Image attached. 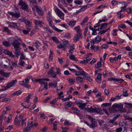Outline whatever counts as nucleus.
<instances>
[{"label":"nucleus","instance_id":"1","mask_svg":"<svg viewBox=\"0 0 132 132\" xmlns=\"http://www.w3.org/2000/svg\"><path fill=\"white\" fill-rule=\"evenodd\" d=\"M22 42V40L20 38L17 36L13 38V41L12 43V45L15 49L14 55L12 52L8 50H5L4 53L5 54L9 55L12 57H14L15 56L16 57H18L20 55V45L21 44V43Z\"/></svg>","mask_w":132,"mask_h":132},{"label":"nucleus","instance_id":"2","mask_svg":"<svg viewBox=\"0 0 132 132\" xmlns=\"http://www.w3.org/2000/svg\"><path fill=\"white\" fill-rule=\"evenodd\" d=\"M10 65V62L9 59L3 58L0 60V65L3 68H7Z\"/></svg>","mask_w":132,"mask_h":132},{"label":"nucleus","instance_id":"3","mask_svg":"<svg viewBox=\"0 0 132 132\" xmlns=\"http://www.w3.org/2000/svg\"><path fill=\"white\" fill-rule=\"evenodd\" d=\"M87 109L88 111L90 113L95 112L100 115L103 114L102 111L101 109L96 107L93 108L91 106L90 108H88Z\"/></svg>","mask_w":132,"mask_h":132},{"label":"nucleus","instance_id":"4","mask_svg":"<svg viewBox=\"0 0 132 132\" xmlns=\"http://www.w3.org/2000/svg\"><path fill=\"white\" fill-rule=\"evenodd\" d=\"M36 82L39 81V83L41 85V86L43 87L46 90L47 89V82H45L44 81H43L42 79H37L36 80Z\"/></svg>","mask_w":132,"mask_h":132},{"label":"nucleus","instance_id":"5","mask_svg":"<svg viewBox=\"0 0 132 132\" xmlns=\"http://www.w3.org/2000/svg\"><path fill=\"white\" fill-rule=\"evenodd\" d=\"M19 5L21 6V9L25 10L27 11H28V5L25 2H23L22 0H20L19 1Z\"/></svg>","mask_w":132,"mask_h":132},{"label":"nucleus","instance_id":"6","mask_svg":"<svg viewBox=\"0 0 132 132\" xmlns=\"http://www.w3.org/2000/svg\"><path fill=\"white\" fill-rule=\"evenodd\" d=\"M17 82L16 79L13 80L7 84L6 86L5 87V90H6L7 89L9 88L14 86L16 84Z\"/></svg>","mask_w":132,"mask_h":132},{"label":"nucleus","instance_id":"7","mask_svg":"<svg viewBox=\"0 0 132 132\" xmlns=\"http://www.w3.org/2000/svg\"><path fill=\"white\" fill-rule=\"evenodd\" d=\"M55 11L56 12V14H57L58 16L59 17L60 19H62L63 20H64V17L62 18L61 17L64 16V14L63 13L62 11L59 10L58 8H57L55 9Z\"/></svg>","mask_w":132,"mask_h":132},{"label":"nucleus","instance_id":"8","mask_svg":"<svg viewBox=\"0 0 132 132\" xmlns=\"http://www.w3.org/2000/svg\"><path fill=\"white\" fill-rule=\"evenodd\" d=\"M54 68L53 67H52L50 71L48 72V75L50 76L53 78H56V74L54 71Z\"/></svg>","mask_w":132,"mask_h":132},{"label":"nucleus","instance_id":"9","mask_svg":"<svg viewBox=\"0 0 132 132\" xmlns=\"http://www.w3.org/2000/svg\"><path fill=\"white\" fill-rule=\"evenodd\" d=\"M8 13L13 17L18 18L20 16V13L18 11L13 12H9Z\"/></svg>","mask_w":132,"mask_h":132},{"label":"nucleus","instance_id":"10","mask_svg":"<svg viewBox=\"0 0 132 132\" xmlns=\"http://www.w3.org/2000/svg\"><path fill=\"white\" fill-rule=\"evenodd\" d=\"M35 8L36 11L37 12L39 15H43L44 12L42 10V9L41 7H39L37 6H36Z\"/></svg>","mask_w":132,"mask_h":132},{"label":"nucleus","instance_id":"11","mask_svg":"<svg viewBox=\"0 0 132 132\" xmlns=\"http://www.w3.org/2000/svg\"><path fill=\"white\" fill-rule=\"evenodd\" d=\"M47 21L49 23V26L50 27H52L53 26H52L53 22L52 21V16H50V15H47Z\"/></svg>","mask_w":132,"mask_h":132},{"label":"nucleus","instance_id":"12","mask_svg":"<svg viewBox=\"0 0 132 132\" xmlns=\"http://www.w3.org/2000/svg\"><path fill=\"white\" fill-rule=\"evenodd\" d=\"M31 77L32 76H29L26 77L25 79L23 80L22 81L20 82V84H23L24 83H28L29 82V80Z\"/></svg>","mask_w":132,"mask_h":132},{"label":"nucleus","instance_id":"13","mask_svg":"<svg viewBox=\"0 0 132 132\" xmlns=\"http://www.w3.org/2000/svg\"><path fill=\"white\" fill-rule=\"evenodd\" d=\"M91 122L92 124L89 126V127L92 128L94 129L97 126V122L95 120V119L91 121Z\"/></svg>","mask_w":132,"mask_h":132},{"label":"nucleus","instance_id":"14","mask_svg":"<svg viewBox=\"0 0 132 132\" xmlns=\"http://www.w3.org/2000/svg\"><path fill=\"white\" fill-rule=\"evenodd\" d=\"M81 35L80 33H78L77 34L75 35L73 38L74 41L76 43L78 40L81 36Z\"/></svg>","mask_w":132,"mask_h":132},{"label":"nucleus","instance_id":"15","mask_svg":"<svg viewBox=\"0 0 132 132\" xmlns=\"http://www.w3.org/2000/svg\"><path fill=\"white\" fill-rule=\"evenodd\" d=\"M57 82L54 81L53 83L50 82L49 83L48 86L50 87L55 88L57 87Z\"/></svg>","mask_w":132,"mask_h":132},{"label":"nucleus","instance_id":"16","mask_svg":"<svg viewBox=\"0 0 132 132\" xmlns=\"http://www.w3.org/2000/svg\"><path fill=\"white\" fill-rule=\"evenodd\" d=\"M63 45L64 47H68L69 46V45L68 41L65 39H63L62 40Z\"/></svg>","mask_w":132,"mask_h":132},{"label":"nucleus","instance_id":"17","mask_svg":"<svg viewBox=\"0 0 132 132\" xmlns=\"http://www.w3.org/2000/svg\"><path fill=\"white\" fill-rule=\"evenodd\" d=\"M34 22L36 25H38L40 27H42V24L44 23L42 21H40L38 20H35Z\"/></svg>","mask_w":132,"mask_h":132},{"label":"nucleus","instance_id":"18","mask_svg":"<svg viewBox=\"0 0 132 132\" xmlns=\"http://www.w3.org/2000/svg\"><path fill=\"white\" fill-rule=\"evenodd\" d=\"M83 76L85 77V79L90 82L92 81V79L90 77L87 73L85 72Z\"/></svg>","mask_w":132,"mask_h":132},{"label":"nucleus","instance_id":"19","mask_svg":"<svg viewBox=\"0 0 132 132\" xmlns=\"http://www.w3.org/2000/svg\"><path fill=\"white\" fill-rule=\"evenodd\" d=\"M9 23H10L9 27L12 28H16V25L17 24V23H15L14 22H12L10 23L9 22Z\"/></svg>","mask_w":132,"mask_h":132},{"label":"nucleus","instance_id":"20","mask_svg":"<svg viewBox=\"0 0 132 132\" xmlns=\"http://www.w3.org/2000/svg\"><path fill=\"white\" fill-rule=\"evenodd\" d=\"M109 110L110 112L111 113L113 112L115 113L117 111L116 108L114 107L113 106V105L111 107H110L109 108Z\"/></svg>","mask_w":132,"mask_h":132},{"label":"nucleus","instance_id":"21","mask_svg":"<svg viewBox=\"0 0 132 132\" xmlns=\"http://www.w3.org/2000/svg\"><path fill=\"white\" fill-rule=\"evenodd\" d=\"M26 118H23L21 121V125L22 126H26Z\"/></svg>","mask_w":132,"mask_h":132},{"label":"nucleus","instance_id":"22","mask_svg":"<svg viewBox=\"0 0 132 132\" xmlns=\"http://www.w3.org/2000/svg\"><path fill=\"white\" fill-rule=\"evenodd\" d=\"M76 73L75 75L77 76H79L80 75H82L83 76L85 72L83 70H82L81 71H76Z\"/></svg>","mask_w":132,"mask_h":132},{"label":"nucleus","instance_id":"23","mask_svg":"<svg viewBox=\"0 0 132 132\" xmlns=\"http://www.w3.org/2000/svg\"><path fill=\"white\" fill-rule=\"evenodd\" d=\"M2 44L3 45L6 47L9 46L11 45L9 42L6 40L3 42L2 43Z\"/></svg>","mask_w":132,"mask_h":132},{"label":"nucleus","instance_id":"24","mask_svg":"<svg viewBox=\"0 0 132 132\" xmlns=\"http://www.w3.org/2000/svg\"><path fill=\"white\" fill-rule=\"evenodd\" d=\"M67 80L69 81L70 85L73 84L76 81V80L75 79L72 78H68Z\"/></svg>","mask_w":132,"mask_h":132},{"label":"nucleus","instance_id":"25","mask_svg":"<svg viewBox=\"0 0 132 132\" xmlns=\"http://www.w3.org/2000/svg\"><path fill=\"white\" fill-rule=\"evenodd\" d=\"M20 60H28V59L27 58H26V57L24 54L22 53L20 54Z\"/></svg>","mask_w":132,"mask_h":132},{"label":"nucleus","instance_id":"26","mask_svg":"<svg viewBox=\"0 0 132 132\" xmlns=\"http://www.w3.org/2000/svg\"><path fill=\"white\" fill-rule=\"evenodd\" d=\"M74 45L71 44L70 48V50L69 51V52L70 53L72 54L74 50Z\"/></svg>","mask_w":132,"mask_h":132},{"label":"nucleus","instance_id":"27","mask_svg":"<svg viewBox=\"0 0 132 132\" xmlns=\"http://www.w3.org/2000/svg\"><path fill=\"white\" fill-rule=\"evenodd\" d=\"M32 95H32L28 94V96L25 99V101L24 102V104L25 103H26V102H27V103H29V102L28 101L30 98L31 96Z\"/></svg>","mask_w":132,"mask_h":132},{"label":"nucleus","instance_id":"28","mask_svg":"<svg viewBox=\"0 0 132 132\" xmlns=\"http://www.w3.org/2000/svg\"><path fill=\"white\" fill-rule=\"evenodd\" d=\"M76 79L77 81L78 82H80L82 83L83 82V78L81 77H78L76 78Z\"/></svg>","mask_w":132,"mask_h":132},{"label":"nucleus","instance_id":"29","mask_svg":"<svg viewBox=\"0 0 132 132\" xmlns=\"http://www.w3.org/2000/svg\"><path fill=\"white\" fill-rule=\"evenodd\" d=\"M115 121L113 118V119L110 120L109 122L110 123H113L114 125L117 126L118 125V122L117 121L114 122Z\"/></svg>","mask_w":132,"mask_h":132},{"label":"nucleus","instance_id":"30","mask_svg":"<svg viewBox=\"0 0 132 132\" xmlns=\"http://www.w3.org/2000/svg\"><path fill=\"white\" fill-rule=\"evenodd\" d=\"M76 23V21L72 20L69 22L68 23V24L70 26L73 27L75 26Z\"/></svg>","mask_w":132,"mask_h":132},{"label":"nucleus","instance_id":"31","mask_svg":"<svg viewBox=\"0 0 132 132\" xmlns=\"http://www.w3.org/2000/svg\"><path fill=\"white\" fill-rule=\"evenodd\" d=\"M24 23H25L26 26L29 27H31V26L32 22L27 20H26Z\"/></svg>","mask_w":132,"mask_h":132},{"label":"nucleus","instance_id":"32","mask_svg":"<svg viewBox=\"0 0 132 132\" xmlns=\"http://www.w3.org/2000/svg\"><path fill=\"white\" fill-rule=\"evenodd\" d=\"M101 36H97L95 38V42L98 43L100 42L101 40Z\"/></svg>","mask_w":132,"mask_h":132},{"label":"nucleus","instance_id":"33","mask_svg":"<svg viewBox=\"0 0 132 132\" xmlns=\"http://www.w3.org/2000/svg\"><path fill=\"white\" fill-rule=\"evenodd\" d=\"M25 63L24 60H20L19 62V65L21 67H23L25 64Z\"/></svg>","mask_w":132,"mask_h":132},{"label":"nucleus","instance_id":"34","mask_svg":"<svg viewBox=\"0 0 132 132\" xmlns=\"http://www.w3.org/2000/svg\"><path fill=\"white\" fill-rule=\"evenodd\" d=\"M101 74L100 73H98V75L96 78V81L99 82L97 80H100V81L101 80Z\"/></svg>","mask_w":132,"mask_h":132},{"label":"nucleus","instance_id":"35","mask_svg":"<svg viewBox=\"0 0 132 132\" xmlns=\"http://www.w3.org/2000/svg\"><path fill=\"white\" fill-rule=\"evenodd\" d=\"M108 7V5L107 4H106L104 5H101L97 7L96 9H98L101 8H107Z\"/></svg>","mask_w":132,"mask_h":132},{"label":"nucleus","instance_id":"36","mask_svg":"<svg viewBox=\"0 0 132 132\" xmlns=\"http://www.w3.org/2000/svg\"><path fill=\"white\" fill-rule=\"evenodd\" d=\"M74 29L77 32L79 33H80V32L81 31L80 27L79 26L75 27Z\"/></svg>","mask_w":132,"mask_h":132},{"label":"nucleus","instance_id":"37","mask_svg":"<svg viewBox=\"0 0 132 132\" xmlns=\"http://www.w3.org/2000/svg\"><path fill=\"white\" fill-rule=\"evenodd\" d=\"M70 59L73 61H77V58H76L74 55L71 54L69 56Z\"/></svg>","mask_w":132,"mask_h":132},{"label":"nucleus","instance_id":"38","mask_svg":"<svg viewBox=\"0 0 132 132\" xmlns=\"http://www.w3.org/2000/svg\"><path fill=\"white\" fill-rule=\"evenodd\" d=\"M127 7V6L126 5H125L123 7H121V10L119 12H118L117 14H119V13L120 14V13L122 12H123L125 11L126 10V8Z\"/></svg>","mask_w":132,"mask_h":132},{"label":"nucleus","instance_id":"39","mask_svg":"<svg viewBox=\"0 0 132 132\" xmlns=\"http://www.w3.org/2000/svg\"><path fill=\"white\" fill-rule=\"evenodd\" d=\"M51 39L55 43H57L59 42L58 39L56 37L54 36L52 37H51Z\"/></svg>","mask_w":132,"mask_h":132},{"label":"nucleus","instance_id":"40","mask_svg":"<svg viewBox=\"0 0 132 132\" xmlns=\"http://www.w3.org/2000/svg\"><path fill=\"white\" fill-rule=\"evenodd\" d=\"M52 28L54 30L59 32H62L63 31V30H61L58 29L56 27L54 26H52Z\"/></svg>","mask_w":132,"mask_h":132},{"label":"nucleus","instance_id":"41","mask_svg":"<svg viewBox=\"0 0 132 132\" xmlns=\"http://www.w3.org/2000/svg\"><path fill=\"white\" fill-rule=\"evenodd\" d=\"M88 19V18L87 17H86L83 20L82 22L81 23V25H84L87 21Z\"/></svg>","mask_w":132,"mask_h":132},{"label":"nucleus","instance_id":"42","mask_svg":"<svg viewBox=\"0 0 132 132\" xmlns=\"http://www.w3.org/2000/svg\"><path fill=\"white\" fill-rule=\"evenodd\" d=\"M123 95L124 96H128V94L127 93V91L126 89H123Z\"/></svg>","mask_w":132,"mask_h":132},{"label":"nucleus","instance_id":"43","mask_svg":"<svg viewBox=\"0 0 132 132\" xmlns=\"http://www.w3.org/2000/svg\"><path fill=\"white\" fill-rule=\"evenodd\" d=\"M72 104H73L71 101H68L66 106L68 108L72 106H73Z\"/></svg>","mask_w":132,"mask_h":132},{"label":"nucleus","instance_id":"44","mask_svg":"<svg viewBox=\"0 0 132 132\" xmlns=\"http://www.w3.org/2000/svg\"><path fill=\"white\" fill-rule=\"evenodd\" d=\"M87 104V103H82L79 106V107L81 109H83L84 108L86 105Z\"/></svg>","mask_w":132,"mask_h":132},{"label":"nucleus","instance_id":"45","mask_svg":"<svg viewBox=\"0 0 132 132\" xmlns=\"http://www.w3.org/2000/svg\"><path fill=\"white\" fill-rule=\"evenodd\" d=\"M22 93V92L20 90L15 92L14 93V95L16 96H18Z\"/></svg>","mask_w":132,"mask_h":132},{"label":"nucleus","instance_id":"46","mask_svg":"<svg viewBox=\"0 0 132 132\" xmlns=\"http://www.w3.org/2000/svg\"><path fill=\"white\" fill-rule=\"evenodd\" d=\"M15 123L17 124L18 125H19L20 123V121L19 120H18V118L16 117L14 120Z\"/></svg>","mask_w":132,"mask_h":132},{"label":"nucleus","instance_id":"47","mask_svg":"<svg viewBox=\"0 0 132 132\" xmlns=\"http://www.w3.org/2000/svg\"><path fill=\"white\" fill-rule=\"evenodd\" d=\"M29 127H28L27 126L26 127L24 128L23 132H28V131L30 130H31L30 129V128H29Z\"/></svg>","mask_w":132,"mask_h":132},{"label":"nucleus","instance_id":"48","mask_svg":"<svg viewBox=\"0 0 132 132\" xmlns=\"http://www.w3.org/2000/svg\"><path fill=\"white\" fill-rule=\"evenodd\" d=\"M102 66L101 62H98L95 65V67L96 68L100 67Z\"/></svg>","mask_w":132,"mask_h":132},{"label":"nucleus","instance_id":"49","mask_svg":"<svg viewBox=\"0 0 132 132\" xmlns=\"http://www.w3.org/2000/svg\"><path fill=\"white\" fill-rule=\"evenodd\" d=\"M40 44V43L38 41H36L34 44V46L37 48H39V46L38 45Z\"/></svg>","mask_w":132,"mask_h":132},{"label":"nucleus","instance_id":"50","mask_svg":"<svg viewBox=\"0 0 132 132\" xmlns=\"http://www.w3.org/2000/svg\"><path fill=\"white\" fill-rule=\"evenodd\" d=\"M107 24H108L106 23H104L102 24H101V28L102 29L104 28H106V27Z\"/></svg>","mask_w":132,"mask_h":132},{"label":"nucleus","instance_id":"51","mask_svg":"<svg viewBox=\"0 0 132 132\" xmlns=\"http://www.w3.org/2000/svg\"><path fill=\"white\" fill-rule=\"evenodd\" d=\"M122 106H121L119 109V111L121 112H125L126 111V110L123 108H122Z\"/></svg>","mask_w":132,"mask_h":132},{"label":"nucleus","instance_id":"52","mask_svg":"<svg viewBox=\"0 0 132 132\" xmlns=\"http://www.w3.org/2000/svg\"><path fill=\"white\" fill-rule=\"evenodd\" d=\"M32 123H33L32 122H28L27 123L28 125L27 126L28 127H29V128H30V129H31L32 127H33Z\"/></svg>","mask_w":132,"mask_h":132},{"label":"nucleus","instance_id":"53","mask_svg":"<svg viewBox=\"0 0 132 132\" xmlns=\"http://www.w3.org/2000/svg\"><path fill=\"white\" fill-rule=\"evenodd\" d=\"M56 73L57 75H60L61 74V70L59 68H56Z\"/></svg>","mask_w":132,"mask_h":132},{"label":"nucleus","instance_id":"54","mask_svg":"<svg viewBox=\"0 0 132 132\" xmlns=\"http://www.w3.org/2000/svg\"><path fill=\"white\" fill-rule=\"evenodd\" d=\"M74 3L76 4L79 5L81 4H82V2L81 1L78 0L75 1H74Z\"/></svg>","mask_w":132,"mask_h":132},{"label":"nucleus","instance_id":"55","mask_svg":"<svg viewBox=\"0 0 132 132\" xmlns=\"http://www.w3.org/2000/svg\"><path fill=\"white\" fill-rule=\"evenodd\" d=\"M44 29H46V31H48L50 33H51L53 32V30L49 28L45 27Z\"/></svg>","mask_w":132,"mask_h":132},{"label":"nucleus","instance_id":"56","mask_svg":"<svg viewBox=\"0 0 132 132\" xmlns=\"http://www.w3.org/2000/svg\"><path fill=\"white\" fill-rule=\"evenodd\" d=\"M15 62H12V65L15 67H17L18 65L17 64V61H14Z\"/></svg>","mask_w":132,"mask_h":132},{"label":"nucleus","instance_id":"57","mask_svg":"<svg viewBox=\"0 0 132 132\" xmlns=\"http://www.w3.org/2000/svg\"><path fill=\"white\" fill-rule=\"evenodd\" d=\"M64 124L65 125H67L68 126H70L71 125V123L69 122L67 120H65Z\"/></svg>","mask_w":132,"mask_h":132},{"label":"nucleus","instance_id":"58","mask_svg":"<svg viewBox=\"0 0 132 132\" xmlns=\"http://www.w3.org/2000/svg\"><path fill=\"white\" fill-rule=\"evenodd\" d=\"M113 106L116 109L118 108L120 109L121 106H120L119 105L117 104H115L113 105Z\"/></svg>","mask_w":132,"mask_h":132},{"label":"nucleus","instance_id":"59","mask_svg":"<svg viewBox=\"0 0 132 132\" xmlns=\"http://www.w3.org/2000/svg\"><path fill=\"white\" fill-rule=\"evenodd\" d=\"M111 104V103H105L102 104V105L105 107L107 106H110Z\"/></svg>","mask_w":132,"mask_h":132},{"label":"nucleus","instance_id":"60","mask_svg":"<svg viewBox=\"0 0 132 132\" xmlns=\"http://www.w3.org/2000/svg\"><path fill=\"white\" fill-rule=\"evenodd\" d=\"M105 85L106 81L105 80H104L102 82L101 88H104L105 87Z\"/></svg>","mask_w":132,"mask_h":132},{"label":"nucleus","instance_id":"61","mask_svg":"<svg viewBox=\"0 0 132 132\" xmlns=\"http://www.w3.org/2000/svg\"><path fill=\"white\" fill-rule=\"evenodd\" d=\"M26 20V19L25 18H22L19 20V21L20 22H23L24 23Z\"/></svg>","mask_w":132,"mask_h":132},{"label":"nucleus","instance_id":"62","mask_svg":"<svg viewBox=\"0 0 132 132\" xmlns=\"http://www.w3.org/2000/svg\"><path fill=\"white\" fill-rule=\"evenodd\" d=\"M10 73H6L4 72L3 76L5 77H9V75Z\"/></svg>","mask_w":132,"mask_h":132},{"label":"nucleus","instance_id":"63","mask_svg":"<svg viewBox=\"0 0 132 132\" xmlns=\"http://www.w3.org/2000/svg\"><path fill=\"white\" fill-rule=\"evenodd\" d=\"M86 116L87 118L89 119L91 121L94 119L92 117L90 116L89 115H86Z\"/></svg>","mask_w":132,"mask_h":132},{"label":"nucleus","instance_id":"64","mask_svg":"<svg viewBox=\"0 0 132 132\" xmlns=\"http://www.w3.org/2000/svg\"><path fill=\"white\" fill-rule=\"evenodd\" d=\"M122 130V128L120 127L116 129V132H120Z\"/></svg>","mask_w":132,"mask_h":132}]
</instances>
